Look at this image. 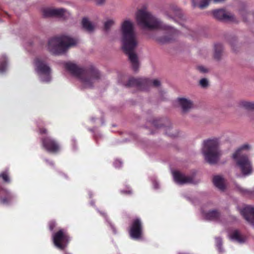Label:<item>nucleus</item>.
<instances>
[{
	"label": "nucleus",
	"mask_w": 254,
	"mask_h": 254,
	"mask_svg": "<svg viewBox=\"0 0 254 254\" xmlns=\"http://www.w3.org/2000/svg\"><path fill=\"white\" fill-rule=\"evenodd\" d=\"M123 49L128 55L134 70L139 67L138 58L134 51L137 45V41L134 30L133 23L129 20L124 21L121 26Z\"/></svg>",
	"instance_id": "f257e3e1"
},
{
	"label": "nucleus",
	"mask_w": 254,
	"mask_h": 254,
	"mask_svg": "<svg viewBox=\"0 0 254 254\" xmlns=\"http://www.w3.org/2000/svg\"><path fill=\"white\" fill-rule=\"evenodd\" d=\"M136 19L137 24L143 28L161 29L167 31L174 35L178 33L176 29L163 23L158 18L154 16L145 7H143L138 10L136 13Z\"/></svg>",
	"instance_id": "f03ea898"
},
{
	"label": "nucleus",
	"mask_w": 254,
	"mask_h": 254,
	"mask_svg": "<svg viewBox=\"0 0 254 254\" xmlns=\"http://www.w3.org/2000/svg\"><path fill=\"white\" fill-rule=\"evenodd\" d=\"M65 67L72 75L80 80L84 88L92 87L93 84L100 77L98 70L93 66L88 69H83L74 64L68 62L65 64Z\"/></svg>",
	"instance_id": "7ed1b4c3"
},
{
	"label": "nucleus",
	"mask_w": 254,
	"mask_h": 254,
	"mask_svg": "<svg viewBox=\"0 0 254 254\" xmlns=\"http://www.w3.org/2000/svg\"><path fill=\"white\" fill-rule=\"evenodd\" d=\"M77 43V41L76 39L63 35L49 39L47 49L52 54L58 55L64 54L69 48Z\"/></svg>",
	"instance_id": "20e7f679"
},
{
	"label": "nucleus",
	"mask_w": 254,
	"mask_h": 254,
	"mask_svg": "<svg viewBox=\"0 0 254 254\" xmlns=\"http://www.w3.org/2000/svg\"><path fill=\"white\" fill-rule=\"evenodd\" d=\"M251 148L252 146L250 144L245 143L238 148L232 156L233 159L245 176L250 175L253 171L251 162L248 156L244 153L245 151H249Z\"/></svg>",
	"instance_id": "39448f33"
},
{
	"label": "nucleus",
	"mask_w": 254,
	"mask_h": 254,
	"mask_svg": "<svg viewBox=\"0 0 254 254\" xmlns=\"http://www.w3.org/2000/svg\"><path fill=\"white\" fill-rule=\"evenodd\" d=\"M218 145L219 142L217 139H209L203 142L202 152L205 160L210 164H216L221 155Z\"/></svg>",
	"instance_id": "423d86ee"
},
{
	"label": "nucleus",
	"mask_w": 254,
	"mask_h": 254,
	"mask_svg": "<svg viewBox=\"0 0 254 254\" xmlns=\"http://www.w3.org/2000/svg\"><path fill=\"white\" fill-rule=\"evenodd\" d=\"M35 71L40 80L49 82L51 80V70L50 66L43 60L37 58L34 62Z\"/></svg>",
	"instance_id": "0eeeda50"
},
{
	"label": "nucleus",
	"mask_w": 254,
	"mask_h": 254,
	"mask_svg": "<svg viewBox=\"0 0 254 254\" xmlns=\"http://www.w3.org/2000/svg\"><path fill=\"white\" fill-rule=\"evenodd\" d=\"M53 240L55 246L60 250H63L66 247L70 239L66 232L61 229L53 235Z\"/></svg>",
	"instance_id": "6e6552de"
},
{
	"label": "nucleus",
	"mask_w": 254,
	"mask_h": 254,
	"mask_svg": "<svg viewBox=\"0 0 254 254\" xmlns=\"http://www.w3.org/2000/svg\"><path fill=\"white\" fill-rule=\"evenodd\" d=\"M44 17L56 16L62 19H66L69 17L70 13L64 8H46L43 10Z\"/></svg>",
	"instance_id": "1a4fd4ad"
},
{
	"label": "nucleus",
	"mask_w": 254,
	"mask_h": 254,
	"mask_svg": "<svg viewBox=\"0 0 254 254\" xmlns=\"http://www.w3.org/2000/svg\"><path fill=\"white\" fill-rule=\"evenodd\" d=\"M165 15L170 19L177 22V19H181L183 15L180 9L176 5L169 6L165 11Z\"/></svg>",
	"instance_id": "9d476101"
},
{
	"label": "nucleus",
	"mask_w": 254,
	"mask_h": 254,
	"mask_svg": "<svg viewBox=\"0 0 254 254\" xmlns=\"http://www.w3.org/2000/svg\"><path fill=\"white\" fill-rule=\"evenodd\" d=\"M213 16L220 20L235 21V18L233 14L226 11L224 9H218L212 11Z\"/></svg>",
	"instance_id": "9b49d317"
},
{
	"label": "nucleus",
	"mask_w": 254,
	"mask_h": 254,
	"mask_svg": "<svg viewBox=\"0 0 254 254\" xmlns=\"http://www.w3.org/2000/svg\"><path fill=\"white\" fill-rule=\"evenodd\" d=\"M174 181L178 184L184 185L186 184H194V182L192 177L186 176L185 175L178 172H173Z\"/></svg>",
	"instance_id": "f8f14e48"
},
{
	"label": "nucleus",
	"mask_w": 254,
	"mask_h": 254,
	"mask_svg": "<svg viewBox=\"0 0 254 254\" xmlns=\"http://www.w3.org/2000/svg\"><path fill=\"white\" fill-rule=\"evenodd\" d=\"M141 222L140 219L136 218L134 219L129 232L130 237L134 239L140 238L141 234Z\"/></svg>",
	"instance_id": "ddd939ff"
},
{
	"label": "nucleus",
	"mask_w": 254,
	"mask_h": 254,
	"mask_svg": "<svg viewBox=\"0 0 254 254\" xmlns=\"http://www.w3.org/2000/svg\"><path fill=\"white\" fill-rule=\"evenodd\" d=\"M42 145L45 149L50 152H56L60 148L59 144L49 137L42 139Z\"/></svg>",
	"instance_id": "4468645a"
},
{
	"label": "nucleus",
	"mask_w": 254,
	"mask_h": 254,
	"mask_svg": "<svg viewBox=\"0 0 254 254\" xmlns=\"http://www.w3.org/2000/svg\"><path fill=\"white\" fill-rule=\"evenodd\" d=\"M241 213L248 222L254 226V207L246 206L241 210Z\"/></svg>",
	"instance_id": "2eb2a0df"
},
{
	"label": "nucleus",
	"mask_w": 254,
	"mask_h": 254,
	"mask_svg": "<svg viewBox=\"0 0 254 254\" xmlns=\"http://www.w3.org/2000/svg\"><path fill=\"white\" fill-rule=\"evenodd\" d=\"M201 213L203 218L206 220L215 221L220 220V214L216 210H212L207 212L202 210Z\"/></svg>",
	"instance_id": "dca6fc26"
},
{
	"label": "nucleus",
	"mask_w": 254,
	"mask_h": 254,
	"mask_svg": "<svg viewBox=\"0 0 254 254\" xmlns=\"http://www.w3.org/2000/svg\"><path fill=\"white\" fill-rule=\"evenodd\" d=\"M229 238L232 241H235L242 244L245 242L246 239L238 230H234L229 234Z\"/></svg>",
	"instance_id": "f3484780"
},
{
	"label": "nucleus",
	"mask_w": 254,
	"mask_h": 254,
	"mask_svg": "<svg viewBox=\"0 0 254 254\" xmlns=\"http://www.w3.org/2000/svg\"><path fill=\"white\" fill-rule=\"evenodd\" d=\"M178 101L184 112H187L193 107L192 102L186 98H179Z\"/></svg>",
	"instance_id": "a211bd4d"
},
{
	"label": "nucleus",
	"mask_w": 254,
	"mask_h": 254,
	"mask_svg": "<svg viewBox=\"0 0 254 254\" xmlns=\"http://www.w3.org/2000/svg\"><path fill=\"white\" fill-rule=\"evenodd\" d=\"M126 86L128 87L137 86L143 89L144 87V78H130L129 79Z\"/></svg>",
	"instance_id": "6ab92c4d"
},
{
	"label": "nucleus",
	"mask_w": 254,
	"mask_h": 254,
	"mask_svg": "<svg viewBox=\"0 0 254 254\" xmlns=\"http://www.w3.org/2000/svg\"><path fill=\"white\" fill-rule=\"evenodd\" d=\"M213 182L214 186L221 190L225 189V181L224 178L219 175L213 177Z\"/></svg>",
	"instance_id": "aec40b11"
},
{
	"label": "nucleus",
	"mask_w": 254,
	"mask_h": 254,
	"mask_svg": "<svg viewBox=\"0 0 254 254\" xmlns=\"http://www.w3.org/2000/svg\"><path fill=\"white\" fill-rule=\"evenodd\" d=\"M160 81L157 79H149L144 78V87L143 90H147L151 87H158L160 85Z\"/></svg>",
	"instance_id": "412c9836"
},
{
	"label": "nucleus",
	"mask_w": 254,
	"mask_h": 254,
	"mask_svg": "<svg viewBox=\"0 0 254 254\" xmlns=\"http://www.w3.org/2000/svg\"><path fill=\"white\" fill-rule=\"evenodd\" d=\"M2 191L3 193L6 195L5 197H3L1 199V202L3 204H8L11 200H12L15 197V195L10 192L9 190L2 189L0 187V191Z\"/></svg>",
	"instance_id": "4be33fe9"
},
{
	"label": "nucleus",
	"mask_w": 254,
	"mask_h": 254,
	"mask_svg": "<svg viewBox=\"0 0 254 254\" xmlns=\"http://www.w3.org/2000/svg\"><path fill=\"white\" fill-rule=\"evenodd\" d=\"M82 25L83 28L89 33L93 32L95 29V25L86 17L82 19Z\"/></svg>",
	"instance_id": "5701e85b"
},
{
	"label": "nucleus",
	"mask_w": 254,
	"mask_h": 254,
	"mask_svg": "<svg viewBox=\"0 0 254 254\" xmlns=\"http://www.w3.org/2000/svg\"><path fill=\"white\" fill-rule=\"evenodd\" d=\"M239 106L247 110H254V102L248 101H241L239 103Z\"/></svg>",
	"instance_id": "b1692460"
},
{
	"label": "nucleus",
	"mask_w": 254,
	"mask_h": 254,
	"mask_svg": "<svg viewBox=\"0 0 254 254\" xmlns=\"http://www.w3.org/2000/svg\"><path fill=\"white\" fill-rule=\"evenodd\" d=\"M223 46L221 44H216L214 46V58L217 60H219L221 57Z\"/></svg>",
	"instance_id": "393cba45"
},
{
	"label": "nucleus",
	"mask_w": 254,
	"mask_h": 254,
	"mask_svg": "<svg viewBox=\"0 0 254 254\" xmlns=\"http://www.w3.org/2000/svg\"><path fill=\"white\" fill-rule=\"evenodd\" d=\"M7 69L6 58L2 56L0 58V73H2Z\"/></svg>",
	"instance_id": "a878e982"
},
{
	"label": "nucleus",
	"mask_w": 254,
	"mask_h": 254,
	"mask_svg": "<svg viewBox=\"0 0 254 254\" xmlns=\"http://www.w3.org/2000/svg\"><path fill=\"white\" fill-rule=\"evenodd\" d=\"M115 23V20L113 18H108L104 22V28L106 30H108L112 27Z\"/></svg>",
	"instance_id": "bb28decb"
},
{
	"label": "nucleus",
	"mask_w": 254,
	"mask_h": 254,
	"mask_svg": "<svg viewBox=\"0 0 254 254\" xmlns=\"http://www.w3.org/2000/svg\"><path fill=\"white\" fill-rule=\"evenodd\" d=\"M0 178H2L4 182L6 183L10 182L8 173L7 171L2 172L0 174Z\"/></svg>",
	"instance_id": "cd10ccee"
},
{
	"label": "nucleus",
	"mask_w": 254,
	"mask_h": 254,
	"mask_svg": "<svg viewBox=\"0 0 254 254\" xmlns=\"http://www.w3.org/2000/svg\"><path fill=\"white\" fill-rule=\"evenodd\" d=\"M216 241V245L217 247L219 253H222L223 252V249L222 248V239L220 238H216L215 239Z\"/></svg>",
	"instance_id": "c85d7f7f"
},
{
	"label": "nucleus",
	"mask_w": 254,
	"mask_h": 254,
	"mask_svg": "<svg viewBox=\"0 0 254 254\" xmlns=\"http://www.w3.org/2000/svg\"><path fill=\"white\" fill-rule=\"evenodd\" d=\"M211 0H202L198 6L201 9H203L207 7Z\"/></svg>",
	"instance_id": "c756f323"
},
{
	"label": "nucleus",
	"mask_w": 254,
	"mask_h": 254,
	"mask_svg": "<svg viewBox=\"0 0 254 254\" xmlns=\"http://www.w3.org/2000/svg\"><path fill=\"white\" fill-rule=\"evenodd\" d=\"M172 40V38L170 37H157L156 38V40L161 43H165L166 42H168Z\"/></svg>",
	"instance_id": "7c9ffc66"
},
{
	"label": "nucleus",
	"mask_w": 254,
	"mask_h": 254,
	"mask_svg": "<svg viewBox=\"0 0 254 254\" xmlns=\"http://www.w3.org/2000/svg\"><path fill=\"white\" fill-rule=\"evenodd\" d=\"M199 84L203 88L206 87L208 85L207 79L206 78L201 79L199 81Z\"/></svg>",
	"instance_id": "2f4dec72"
},
{
	"label": "nucleus",
	"mask_w": 254,
	"mask_h": 254,
	"mask_svg": "<svg viewBox=\"0 0 254 254\" xmlns=\"http://www.w3.org/2000/svg\"><path fill=\"white\" fill-rule=\"evenodd\" d=\"M122 165V162L120 160H116L114 163V166L115 168H118L121 167Z\"/></svg>",
	"instance_id": "473e14b6"
},
{
	"label": "nucleus",
	"mask_w": 254,
	"mask_h": 254,
	"mask_svg": "<svg viewBox=\"0 0 254 254\" xmlns=\"http://www.w3.org/2000/svg\"><path fill=\"white\" fill-rule=\"evenodd\" d=\"M152 182L153 185L154 189H158L159 188V184L157 182L156 180L154 178L152 180Z\"/></svg>",
	"instance_id": "72a5a7b5"
},
{
	"label": "nucleus",
	"mask_w": 254,
	"mask_h": 254,
	"mask_svg": "<svg viewBox=\"0 0 254 254\" xmlns=\"http://www.w3.org/2000/svg\"><path fill=\"white\" fill-rule=\"evenodd\" d=\"M198 70L203 73H205L208 71V70L203 66H199L198 67Z\"/></svg>",
	"instance_id": "f704fd0d"
},
{
	"label": "nucleus",
	"mask_w": 254,
	"mask_h": 254,
	"mask_svg": "<svg viewBox=\"0 0 254 254\" xmlns=\"http://www.w3.org/2000/svg\"><path fill=\"white\" fill-rule=\"evenodd\" d=\"M56 226V223L54 221H51L49 223L50 229L52 231Z\"/></svg>",
	"instance_id": "c9c22d12"
},
{
	"label": "nucleus",
	"mask_w": 254,
	"mask_h": 254,
	"mask_svg": "<svg viewBox=\"0 0 254 254\" xmlns=\"http://www.w3.org/2000/svg\"><path fill=\"white\" fill-rule=\"evenodd\" d=\"M128 190H121V192L123 193H125V194H129V193H131V190L129 189L128 188L127 189Z\"/></svg>",
	"instance_id": "e433bc0d"
},
{
	"label": "nucleus",
	"mask_w": 254,
	"mask_h": 254,
	"mask_svg": "<svg viewBox=\"0 0 254 254\" xmlns=\"http://www.w3.org/2000/svg\"><path fill=\"white\" fill-rule=\"evenodd\" d=\"M95 1L97 4L101 5L104 3L105 0H95Z\"/></svg>",
	"instance_id": "4c0bfd02"
},
{
	"label": "nucleus",
	"mask_w": 254,
	"mask_h": 254,
	"mask_svg": "<svg viewBox=\"0 0 254 254\" xmlns=\"http://www.w3.org/2000/svg\"><path fill=\"white\" fill-rule=\"evenodd\" d=\"M109 224L110 226L111 229H112L114 233L116 234V230L115 228L114 227V226L111 223L109 222Z\"/></svg>",
	"instance_id": "58836bf2"
},
{
	"label": "nucleus",
	"mask_w": 254,
	"mask_h": 254,
	"mask_svg": "<svg viewBox=\"0 0 254 254\" xmlns=\"http://www.w3.org/2000/svg\"><path fill=\"white\" fill-rule=\"evenodd\" d=\"M153 126H154L155 127H156V128H159V127H160V126H159L158 125H157V124H156V121H153Z\"/></svg>",
	"instance_id": "ea45409f"
},
{
	"label": "nucleus",
	"mask_w": 254,
	"mask_h": 254,
	"mask_svg": "<svg viewBox=\"0 0 254 254\" xmlns=\"http://www.w3.org/2000/svg\"><path fill=\"white\" fill-rule=\"evenodd\" d=\"M40 132L41 133H45L46 132V130L45 129H40Z\"/></svg>",
	"instance_id": "a19ab883"
},
{
	"label": "nucleus",
	"mask_w": 254,
	"mask_h": 254,
	"mask_svg": "<svg viewBox=\"0 0 254 254\" xmlns=\"http://www.w3.org/2000/svg\"><path fill=\"white\" fill-rule=\"evenodd\" d=\"M224 0H213V1L215 3H217V2H223Z\"/></svg>",
	"instance_id": "79ce46f5"
},
{
	"label": "nucleus",
	"mask_w": 254,
	"mask_h": 254,
	"mask_svg": "<svg viewBox=\"0 0 254 254\" xmlns=\"http://www.w3.org/2000/svg\"><path fill=\"white\" fill-rule=\"evenodd\" d=\"M195 1H196V0H192V2H193L194 6H196V5L195 3Z\"/></svg>",
	"instance_id": "37998d69"
},
{
	"label": "nucleus",
	"mask_w": 254,
	"mask_h": 254,
	"mask_svg": "<svg viewBox=\"0 0 254 254\" xmlns=\"http://www.w3.org/2000/svg\"><path fill=\"white\" fill-rule=\"evenodd\" d=\"M46 162H47V163H48L50 165H52H52H53V163H52V162H49V161H48V160H46Z\"/></svg>",
	"instance_id": "c03bdc74"
},
{
	"label": "nucleus",
	"mask_w": 254,
	"mask_h": 254,
	"mask_svg": "<svg viewBox=\"0 0 254 254\" xmlns=\"http://www.w3.org/2000/svg\"><path fill=\"white\" fill-rule=\"evenodd\" d=\"M100 213L105 217V218H106V216L104 213L100 212Z\"/></svg>",
	"instance_id": "a18cd8bd"
},
{
	"label": "nucleus",
	"mask_w": 254,
	"mask_h": 254,
	"mask_svg": "<svg viewBox=\"0 0 254 254\" xmlns=\"http://www.w3.org/2000/svg\"><path fill=\"white\" fill-rule=\"evenodd\" d=\"M163 93H165V92H164V91H161L160 92V94H161V95H162V94H163Z\"/></svg>",
	"instance_id": "49530a36"
},
{
	"label": "nucleus",
	"mask_w": 254,
	"mask_h": 254,
	"mask_svg": "<svg viewBox=\"0 0 254 254\" xmlns=\"http://www.w3.org/2000/svg\"><path fill=\"white\" fill-rule=\"evenodd\" d=\"M240 190L243 192H244V190L242 189H240Z\"/></svg>",
	"instance_id": "de8ad7c7"
},
{
	"label": "nucleus",
	"mask_w": 254,
	"mask_h": 254,
	"mask_svg": "<svg viewBox=\"0 0 254 254\" xmlns=\"http://www.w3.org/2000/svg\"><path fill=\"white\" fill-rule=\"evenodd\" d=\"M168 135L169 136H174L173 134H168Z\"/></svg>",
	"instance_id": "09e8293b"
},
{
	"label": "nucleus",
	"mask_w": 254,
	"mask_h": 254,
	"mask_svg": "<svg viewBox=\"0 0 254 254\" xmlns=\"http://www.w3.org/2000/svg\"><path fill=\"white\" fill-rule=\"evenodd\" d=\"M64 254H70V253H67V252H65L64 253Z\"/></svg>",
	"instance_id": "8fccbe9b"
},
{
	"label": "nucleus",
	"mask_w": 254,
	"mask_h": 254,
	"mask_svg": "<svg viewBox=\"0 0 254 254\" xmlns=\"http://www.w3.org/2000/svg\"><path fill=\"white\" fill-rule=\"evenodd\" d=\"M91 204H92V205H93V204H94V203H93V202H91Z\"/></svg>",
	"instance_id": "3c124183"
}]
</instances>
